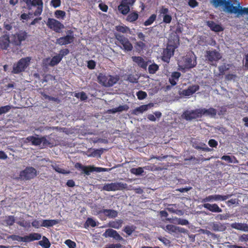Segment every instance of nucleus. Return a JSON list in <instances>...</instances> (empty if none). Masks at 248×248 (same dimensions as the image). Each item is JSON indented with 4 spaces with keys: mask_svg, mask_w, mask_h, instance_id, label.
<instances>
[{
    "mask_svg": "<svg viewBox=\"0 0 248 248\" xmlns=\"http://www.w3.org/2000/svg\"><path fill=\"white\" fill-rule=\"evenodd\" d=\"M26 4V8L29 11L30 16H39L42 13L43 2L42 0H22Z\"/></svg>",
    "mask_w": 248,
    "mask_h": 248,
    "instance_id": "nucleus-1",
    "label": "nucleus"
},
{
    "mask_svg": "<svg viewBox=\"0 0 248 248\" xmlns=\"http://www.w3.org/2000/svg\"><path fill=\"white\" fill-rule=\"evenodd\" d=\"M114 36L117 40L115 44L120 46L121 49L126 52L132 50L133 48V45L127 37L116 32L114 33Z\"/></svg>",
    "mask_w": 248,
    "mask_h": 248,
    "instance_id": "nucleus-2",
    "label": "nucleus"
},
{
    "mask_svg": "<svg viewBox=\"0 0 248 248\" xmlns=\"http://www.w3.org/2000/svg\"><path fill=\"white\" fill-rule=\"evenodd\" d=\"M119 79V78L117 76H113L100 73L98 76L99 83L106 87H112L118 81Z\"/></svg>",
    "mask_w": 248,
    "mask_h": 248,
    "instance_id": "nucleus-3",
    "label": "nucleus"
},
{
    "mask_svg": "<svg viewBox=\"0 0 248 248\" xmlns=\"http://www.w3.org/2000/svg\"><path fill=\"white\" fill-rule=\"evenodd\" d=\"M42 237L40 233L33 232L30 233L28 235L23 237L18 235L13 234L8 236V239H11L13 241H16L18 242H30L34 240H39Z\"/></svg>",
    "mask_w": 248,
    "mask_h": 248,
    "instance_id": "nucleus-4",
    "label": "nucleus"
},
{
    "mask_svg": "<svg viewBox=\"0 0 248 248\" xmlns=\"http://www.w3.org/2000/svg\"><path fill=\"white\" fill-rule=\"evenodd\" d=\"M179 44V37L177 36V43L174 44H168L165 49H164L161 59L163 61L169 63L170 57L173 55L175 49L178 47Z\"/></svg>",
    "mask_w": 248,
    "mask_h": 248,
    "instance_id": "nucleus-5",
    "label": "nucleus"
},
{
    "mask_svg": "<svg viewBox=\"0 0 248 248\" xmlns=\"http://www.w3.org/2000/svg\"><path fill=\"white\" fill-rule=\"evenodd\" d=\"M31 60V58L29 57L22 58L20 59L16 63H14L12 73L17 74L24 72L30 65Z\"/></svg>",
    "mask_w": 248,
    "mask_h": 248,
    "instance_id": "nucleus-6",
    "label": "nucleus"
},
{
    "mask_svg": "<svg viewBox=\"0 0 248 248\" xmlns=\"http://www.w3.org/2000/svg\"><path fill=\"white\" fill-rule=\"evenodd\" d=\"M75 168L78 170H81L83 172L89 175L91 172L93 171L96 172H105L108 170V169L101 167H96L93 166H84L80 163H77L75 166Z\"/></svg>",
    "mask_w": 248,
    "mask_h": 248,
    "instance_id": "nucleus-7",
    "label": "nucleus"
},
{
    "mask_svg": "<svg viewBox=\"0 0 248 248\" xmlns=\"http://www.w3.org/2000/svg\"><path fill=\"white\" fill-rule=\"evenodd\" d=\"M197 57L193 52L190 51L184 58V69H190L197 65Z\"/></svg>",
    "mask_w": 248,
    "mask_h": 248,
    "instance_id": "nucleus-8",
    "label": "nucleus"
},
{
    "mask_svg": "<svg viewBox=\"0 0 248 248\" xmlns=\"http://www.w3.org/2000/svg\"><path fill=\"white\" fill-rule=\"evenodd\" d=\"M127 184L122 182H115L105 184L102 189L107 191L123 190L127 189Z\"/></svg>",
    "mask_w": 248,
    "mask_h": 248,
    "instance_id": "nucleus-9",
    "label": "nucleus"
},
{
    "mask_svg": "<svg viewBox=\"0 0 248 248\" xmlns=\"http://www.w3.org/2000/svg\"><path fill=\"white\" fill-rule=\"evenodd\" d=\"M237 0H214V7H223V11L228 14Z\"/></svg>",
    "mask_w": 248,
    "mask_h": 248,
    "instance_id": "nucleus-10",
    "label": "nucleus"
},
{
    "mask_svg": "<svg viewBox=\"0 0 248 248\" xmlns=\"http://www.w3.org/2000/svg\"><path fill=\"white\" fill-rule=\"evenodd\" d=\"M46 26L48 28L57 33H61L62 30L64 28L62 23L58 20L48 18L46 22Z\"/></svg>",
    "mask_w": 248,
    "mask_h": 248,
    "instance_id": "nucleus-11",
    "label": "nucleus"
},
{
    "mask_svg": "<svg viewBox=\"0 0 248 248\" xmlns=\"http://www.w3.org/2000/svg\"><path fill=\"white\" fill-rule=\"evenodd\" d=\"M205 58L207 61L213 64L214 62H217L222 58L221 54L216 49L206 50Z\"/></svg>",
    "mask_w": 248,
    "mask_h": 248,
    "instance_id": "nucleus-12",
    "label": "nucleus"
},
{
    "mask_svg": "<svg viewBox=\"0 0 248 248\" xmlns=\"http://www.w3.org/2000/svg\"><path fill=\"white\" fill-rule=\"evenodd\" d=\"M37 175L36 170L32 167H27L23 170L20 171V177L25 180L34 178Z\"/></svg>",
    "mask_w": 248,
    "mask_h": 248,
    "instance_id": "nucleus-13",
    "label": "nucleus"
},
{
    "mask_svg": "<svg viewBox=\"0 0 248 248\" xmlns=\"http://www.w3.org/2000/svg\"><path fill=\"white\" fill-rule=\"evenodd\" d=\"M28 36V33L25 31H19L13 35L12 43L15 46H19L21 45L22 42L25 41Z\"/></svg>",
    "mask_w": 248,
    "mask_h": 248,
    "instance_id": "nucleus-14",
    "label": "nucleus"
},
{
    "mask_svg": "<svg viewBox=\"0 0 248 248\" xmlns=\"http://www.w3.org/2000/svg\"><path fill=\"white\" fill-rule=\"evenodd\" d=\"M182 117L186 121H191L193 119L201 118L200 108H197L192 110H186L183 113Z\"/></svg>",
    "mask_w": 248,
    "mask_h": 248,
    "instance_id": "nucleus-15",
    "label": "nucleus"
},
{
    "mask_svg": "<svg viewBox=\"0 0 248 248\" xmlns=\"http://www.w3.org/2000/svg\"><path fill=\"white\" fill-rule=\"evenodd\" d=\"M237 2V6L232 7L230 11L228 12V14H235L236 17H239L241 16L244 15H248V7H242L240 6V3L239 1Z\"/></svg>",
    "mask_w": 248,
    "mask_h": 248,
    "instance_id": "nucleus-16",
    "label": "nucleus"
},
{
    "mask_svg": "<svg viewBox=\"0 0 248 248\" xmlns=\"http://www.w3.org/2000/svg\"><path fill=\"white\" fill-rule=\"evenodd\" d=\"M74 36L73 31L69 30L67 34L56 39V44L60 46L67 45L73 42Z\"/></svg>",
    "mask_w": 248,
    "mask_h": 248,
    "instance_id": "nucleus-17",
    "label": "nucleus"
},
{
    "mask_svg": "<svg viewBox=\"0 0 248 248\" xmlns=\"http://www.w3.org/2000/svg\"><path fill=\"white\" fill-rule=\"evenodd\" d=\"M159 16L163 17V22L166 24H169L172 20L171 16L169 14V9L164 6H161L158 10Z\"/></svg>",
    "mask_w": 248,
    "mask_h": 248,
    "instance_id": "nucleus-18",
    "label": "nucleus"
},
{
    "mask_svg": "<svg viewBox=\"0 0 248 248\" xmlns=\"http://www.w3.org/2000/svg\"><path fill=\"white\" fill-rule=\"evenodd\" d=\"M232 196V194L227 195H213L206 197L202 200V202H212L213 201H225Z\"/></svg>",
    "mask_w": 248,
    "mask_h": 248,
    "instance_id": "nucleus-19",
    "label": "nucleus"
},
{
    "mask_svg": "<svg viewBox=\"0 0 248 248\" xmlns=\"http://www.w3.org/2000/svg\"><path fill=\"white\" fill-rule=\"evenodd\" d=\"M200 89L198 85H193L189 86L187 89H185L179 92V94L182 96H189L192 95Z\"/></svg>",
    "mask_w": 248,
    "mask_h": 248,
    "instance_id": "nucleus-20",
    "label": "nucleus"
},
{
    "mask_svg": "<svg viewBox=\"0 0 248 248\" xmlns=\"http://www.w3.org/2000/svg\"><path fill=\"white\" fill-rule=\"evenodd\" d=\"M192 146L198 150H202L205 152H211L212 149L207 147L206 144L201 142L199 140L193 139L191 140Z\"/></svg>",
    "mask_w": 248,
    "mask_h": 248,
    "instance_id": "nucleus-21",
    "label": "nucleus"
},
{
    "mask_svg": "<svg viewBox=\"0 0 248 248\" xmlns=\"http://www.w3.org/2000/svg\"><path fill=\"white\" fill-rule=\"evenodd\" d=\"M103 236L105 237H112L117 241H122L123 238L115 230L112 229H107L103 233Z\"/></svg>",
    "mask_w": 248,
    "mask_h": 248,
    "instance_id": "nucleus-22",
    "label": "nucleus"
},
{
    "mask_svg": "<svg viewBox=\"0 0 248 248\" xmlns=\"http://www.w3.org/2000/svg\"><path fill=\"white\" fill-rule=\"evenodd\" d=\"M41 140L42 148L47 147L51 148L55 145L53 141L54 140L49 136H42L41 137Z\"/></svg>",
    "mask_w": 248,
    "mask_h": 248,
    "instance_id": "nucleus-23",
    "label": "nucleus"
},
{
    "mask_svg": "<svg viewBox=\"0 0 248 248\" xmlns=\"http://www.w3.org/2000/svg\"><path fill=\"white\" fill-rule=\"evenodd\" d=\"M209 229L215 232H223L226 229L225 224L219 222H211L209 224Z\"/></svg>",
    "mask_w": 248,
    "mask_h": 248,
    "instance_id": "nucleus-24",
    "label": "nucleus"
},
{
    "mask_svg": "<svg viewBox=\"0 0 248 248\" xmlns=\"http://www.w3.org/2000/svg\"><path fill=\"white\" fill-rule=\"evenodd\" d=\"M31 142V145L34 146H39L41 145V137H38V135H36V136H30L27 137L25 140L24 142L26 143H28L29 142Z\"/></svg>",
    "mask_w": 248,
    "mask_h": 248,
    "instance_id": "nucleus-25",
    "label": "nucleus"
},
{
    "mask_svg": "<svg viewBox=\"0 0 248 248\" xmlns=\"http://www.w3.org/2000/svg\"><path fill=\"white\" fill-rule=\"evenodd\" d=\"M154 106L153 103H149L147 105H142L133 109L132 113L134 115H138L139 113H142L144 111L147 110L149 108Z\"/></svg>",
    "mask_w": 248,
    "mask_h": 248,
    "instance_id": "nucleus-26",
    "label": "nucleus"
},
{
    "mask_svg": "<svg viewBox=\"0 0 248 248\" xmlns=\"http://www.w3.org/2000/svg\"><path fill=\"white\" fill-rule=\"evenodd\" d=\"M200 110L202 117V115H205L214 117L217 114V110L213 108H210L208 109L201 108H200Z\"/></svg>",
    "mask_w": 248,
    "mask_h": 248,
    "instance_id": "nucleus-27",
    "label": "nucleus"
},
{
    "mask_svg": "<svg viewBox=\"0 0 248 248\" xmlns=\"http://www.w3.org/2000/svg\"><path fill=\"white\" fill-rule=\"evenodd\" d=\"M132 59L138 65L143 68L146 69L147 66V62L144 61L143 58L140 56H133Z\"/></svg>",
    "mask_w": 248,
    "mask_h": 248,
    "instance_id": "nucleus-28",
    "label": "nucleus"
},
{
    "mask_svg": "<svg viewBox=\"0 0 248 248\" xmlns=\"http://www.w3.org/2000/svg\"><path fill=\"white\" fill-rule=\"evenodd\" d=\"M98 214H103L108 217H117L118 215L117 211L112 209H102L97 212Z\"/></svg>",
    "mask_w": 248,
    "mask_h": 248,
    "instance_id": "nucleus-29",
    "label": "nucleus"
},
{
    "mask_svg": "<svg viewBox=\"0 0 248 248\" xmlns=\"http://www.w3.org/2000/svg\"><path fill=\"white\" fill-rule=\"evenodd\" d=\"M231 227L238 230L248 232V225L246 223L235 222L231 224Z\"/></svg>",
    "mask_w": 248,
    "mask_h": 248,
    "instance_id": "nucleus-30",
    "label": "nucleus"
},
{
    "mask_svg": "<svg viewBox=\"0 0 248 248\" xmlns=\"http://www.w3.org/2000/svg\"><path fill=\"white\" fill-rule=\"evenodd\" d=\"M203 206L204 208L213 212L219 213L222 211L221 208H220L217 204H211L210 203H205Z\"/></svg>",
    "mask_w": 248,
    "mask_h": 248,
    "instance_id": "nucleus-31",
    "label": "nucleus"
},
{
    "mask_svg": "<svg viewBox=\"0 0 248 248\" xmlns=\"http://www.w3.org/2000/svg\"><path fill=\"white\" fill-rule=\"evenodd\" d=\"M207 25L210 28L212 31L215 32H219L223 30V28L220 25L216 24L213 21H208Z\"/></svg>",
    "mask_w": 248,
    "mask_h": 248,
    "instance_id": "nucleus-32",
    "label": "nucleus"
},
{
    "mask_svg": "<svg viewBox=\"0 0 248 248\" xmlns=\"http://www.w3.org/2000/svg\"><path fill=\"white\" fill-rule=\"evenodd\" d=\"M59 221L57 219H45L42 221V227H50L58 223Z\"/></svg>",
    "mask_w": 248,
    "mask_h": 248,
    "instance_id": "nucleus-33",
    "label": "nucleus"
},
{
    "mask_svg": "<svg viewBox=\"0 0 248 248\" xmlns=\"http://www.w3.org/2000/svg\"><path fill=\"white\" fill-rule=\"evenodd\" d=\"M118 11L123 15H127L130 11V9L129 7L121 1L120 5L118 7Z\"/></svg>",
    "mask_w": 248,
    "mask_h": 248,
    "instance_id": "nucleus-34",
    "label": "nucleus"
},
{
    "mask_svg": "<svg viewBox=\"0 0 248 248\" xmlns=\"http://www.w3.org/2000/svg\"><path fill=\"white\" fill-rule=\"evenodd\" d=\"M3 41L0 43L1 47L3 49H6L9 46L10 38L9 35L5 34L2 36Z\"/></svg>",
    "mask_w": 248,
    "mask_h": 248,
    "instance_id": "nucleus-35",
    "label": "nucleus"
},
{
    "mask_svg": "<svg viewBox=\"0 0 248 248\" xmlns=\"http://www.w3.org/2000/svg\"><path fill=\"white\" fill-rule=\"evenodd\" d=\"M123 222L124 221L121 219L112 220L109 222L108 226L110 227L118 229L122 226Z\"/></svg>",
    "mask_w": 248,
    "mask_h": 248,
    "instance_id": "nucleus-36",
    "label": "nucleus"
},
{
    "mask_svg": "<svg viewBox=\"0 0 248 248\" xmlns=\"http://www.w3.org/2000/svg\"><path fill=\"white\" fill-rule=\"evenodd\" d=\"M139 17V14L137 12H133L130 13L126 17V20L130 22L136 21Z\"/></svg>",
    "mask_w": 248,
    "mask_h": 248,
    "instance_id": "nucleus-37",
    "label": "nucleus"
},
{
    "mask_svg": "<svg viewBox=\"0 0 248 248\" xmlns=\"http://www.w3.org/2000/svg\"><path fill=\"white\" fill-rule=\"evenodd\" d=\"M39 245L43 248H49L51 244L48 238L44 236L42 237V240L39 241Z\"/></svg>",
    "mask_w": 248,
    "mask_h": 248,
    "instance_id": "nucleus-38",
    "label": "nucleus"
},
{
    "mask_svg": "<svg viewBox=\"0 0 248 248\" xmlns=\"http://www.w3.org/2000/svg\"><path fill=\"white\" fill-rule=\"evenodd\" d=\"M221 159L227 161L228 163H238V161L234 156H230L229 155H223L221 157Z\"/></svg>",
    "mask_w": 248,
    "mask_h": 248,
    "instance_id": "nucleus-39",
    "label": "nucleus"
},
{
    "mask_svg": "<svg viewBox=\"0 0 248 248\" xmlns=\"http://www.w3.org/2000/svg\"><path fill=\"white\" fill-rule=\"evenodd\" d=\"M62 60L61 58L58 55L54 56L50 60L49 65L51 66L56 65L61 61Z\"/></svg>",
    "mask_w": 248,
    "mask_h": 248,
    "instance_id": "nucleus-40",
    "label": "nucleus"
},
{
    "mask_svg": "<svg viewBox=\"0 0 248 248\" xmlns=\"http://www.w3.org/2000/svg\"><path fill=\"white\" fill-rule=\"evenodd\" d=\"M156 19V15L152 14L146 21L143 23V25L145 26H148L152 24Z\"/></svg>",
    "mask_w": 248,
    "mask_h": 248,
    "instance_id": "nucleus-41",
    "label": "nucleus"
},
{
    "mask_svg": "<svg viewBox=\"0 0 248 248\" xmlns=\"http://www.w3.org/2000/svg\"><path fill=\"white\" fill-rule=\"evenodd\" d=\"M97 225L96 222L92 218H88L87 220L84 224L85 228H87L90 226L94 227Z\"/></svg>",
    "mask_w": 248,
    "mask_h": 248,
    "instance_id": "nucleus-42",
    "label": "nucleus"
},
{
    "mask_svg": "<svg viewBox=\"0 0 248 248\" xmlns=\"http://www.w3.org/2000/svg\"><path fill=\"white\" fill-rule=\"evenodd\" d=\"M54 16L57 19H63L66 16V13L64 11L57 10L54 12Z\"/></svg>",
    "mask_w": 248,
    "mask_h": 248,
    "instance_id": "nucleus-43",
    "label": "nucleus"
},
{
    "mask_svg": "<svg viewBox=\"0 0 248 248\" xmlns=\"http://www.w3.org/2000/svg\"><path fill=\"white\" fill-rule=\"evenodd\" d=\"M136 227L134 225L126 226L123 231L128 235H130L135 231Z\"/></svg>",
    "mask_w": 248,
    "mask_h": 248,
    "instance_id": "nucleus-44",
    "label": "nucleus"
},
{
    "mask_svg": "<svg viewBox=\"0 0 248 248\" xmlns=\"http://www.w3.org/2000/svg\"><path fill=\"white\" fill-rule=\"evenodd\" d=\"M19 226L25 228V229H29L31 227V222L29 221H26L24 219L19 220L16 222Z\"/></svg>",
    "mask_w": 248,
    "mask_h": 248,
    "instance_id": "nucleus-45",
    "label": "nucleus"
},
{
    "mask_svg": "<svg viewBox=\"0 0 248 248\" xmlns=\"http://www.w3.org/2000/svg\"><path fill=\"white\" fill-rule=\"evenodd\" d=\"M159 69L158 65L156 63L150 65L148 67V72L151 74H154Z\"/></svg>",
    "mask_w": 248,
    "mask_h": 248,
    "instance_id": "nucleus-46",
    "label": "nucleus"
},
{
    "mask_svg": "<svg viewBox=\"0 0 248 248\" xmlns=\"http://www.w3.org/2000/svg\"><path fill=\"white\" fill-rule=\"evenodd\" d=\"M129 108V107L127 105H120L118 107L116 108H114L112 109V111L113 113H116L117 112H121L124 110H127Z\"/></svg>",
    "mask_w": 248,
    "mask_h": 248,
    "instance_id": "nucleus-47",
    "label": "nucleus"
},
{
    "mask_svg": "<svg viewBox=\"0 0 248 248\" xmlns=\"http://www.w3.org/2000/svg\"><path fill=\"white\" fill-rule=\"evenodd\" d=\"M117 31L124 33H127L129 31V28L126 26H116Z\"/></svg>",
    "mask_w": 248,
    "mask_h": 248,
    "instance_id": "nucleus-48",
    "label": "nucleus"
},
{
    "mask_svg": "<svg viewBox=\"0 0 248 248\" xmlns=\"http://www.w3.org/2000/svg\"><path fill=\"white\" fill-rule=\"evenodd\" d=\"M146 46L145 44L143 41L137 42L135 44V48L138 51L142 50Z\"/></svg>",
    "mask_w": 248,
    "mask_h": 248,
    "instance_id": "nucleus-49",
    "label": "nucleus"
},
{
    "mask_svg": "<svg viewBox=\"0 0 248 248\" xmlns=\"http://www.w3.org/2000/svg\"><path fill=\"white\" fill-rule=\"evenodd\" d=\"M164 229L168 231L169 232H175L176 233V229L177 226H175L173 225L169 224L165 226V227H163Z\"/></svg>",
    "mask_w": 248,
    "mask_h": 248,
    "instance_id": "nucleus-50",
    "label": "nucleus"
},
{
    "mask_svg": "<svg viewBox=\"0 0 248 248\" xmlns=\"http://www.w3.org/2000/svg\"><path fill=\"white\" fill-rule=\"evenodd\" d=\"M130 171L132 173L136 175H141L143 172V170L141 167L138 168H132L131 169Z\"/></svg>",
    "mask_w": 248,
    "mask_h": 248,
    "instance_id": "nucleus-51",
    "label": "nucleus"
},
{
    "mask_svg": "<svg viewBox=\"0 0 248 248\" xmlns=\"http://www.w3.org/2000/svg\"><path fill=\"white\" fill-rule=\"evenodd\" d=\"M11 108L12 106L10 105H6L0 107V115L8 112L10 111Z\"/></svg>",
    "mask_w": 248,
    "mask_h": 248,
    "instance_id": "nucleus-52",
    "label": "nucleus"
},
{
    "mask_svg": "<svg viewBox=\"0 0 248 248\" xmlns=\"http://www.w3.org/2000/svg\"><path fill=\"white\" fill-rule=\"evenodd\" d=\"M136 95L139 100H143L145 99L147 96L146 93L142 91H138Z\"/></svg>",
    "mask_w": 248,
    "mask_h": 248,
    "instance_id": "nucleus-53",
    "label": "nucleus"
},
{
    "mask_svg": "<svg viewBox=\"0 0 248 248\" xmlns=\"http://www.w3.org/2000/svg\"><path fill=\"white\" fill-rule=\"evenodd\" d=\"M53 169L57 172L62 173V174H65L66 173V171L64 169H62L59 167L58 165H55L52 166Z\"/></svg>",
    "mask_w": 248,
    "mask_h": 248,
    "instance_id": "nucleus-54",
    "label": "nucleus"
},
{
    "mask_svg": "<svg viewBox=\"0 0 248 248\" xmlns=\"http://www.w3.org/2000/svg\"><path fill=\"white\" fill-rule=\"evenodd\" d=\"M64 243L69 247V248H76V243L70 239L66 240Z\"/></svg>",
    "mask_w": 248,
    "mask_h": 248,
    "instance_id": "nucleus-55",
    "label": "nucleus"
},
{
    "mask_svg": "<svg viewBox=\"0 0 248 248\" xmlns=\"http://www.w3.org/2000/svg\"><path fill=\"white\" fill-rule=\"evenodd\" d=\"M69 53V50L68 48H64L61 49L60 51V53L58 55L62 59L63 57L68 55Z\"/></svg>",
    "mask_w": 248,
    "mask_h": 248,
    "instance_id": "nucleus-56",
    "label": "nucleus"
},
{
    "mask_svg": "<svg viewBox=\"0 0 248 248\" xmlns=\"http://www.w3.org/2000/svg\"><path fill=\"white\" fill-rule=\"evenodd\" d=\"M78 98H79L81 100L84 101L88 98V97L86 94L83 92H80V93H77L76 95Z\"/></svg>",
    "mask_w": 248,
    "mask_h": 248,
    "instance_id": "nucleus-57",
    "label": "nucleus"
},
{
    "mask_svg": "<svg viewBox=\"0 0 248 248\" xmlns=\"http://www.w3.org/2000/svg\"><path fill=\"white\" fill-rule=\"evenodd\" d=\"M121 1L126 5L128 6L130 9V7L134 5L136 0H122Z\"/></svg>",
    "mask_w": 248,
    "mask_h": 248,
    "instance_id": "nucleus-58",
    "label": "nucleus"
},
{
    "mask_svg": "<svg viewBox=\"0 0 248 248\" xmlns=\"http://www.w3.org/2000/svg\"><path fill=\"white\" fill-rule=\"evenodd\" d=\"M51 5L54 8H57L61 6V0H51Z\"/></svg>",
    "mask_w": 248,
    "mask_h": 248,
    "instance_id": "nucleus-59",
    "label": "nucleus"
},
{
    "mask_svg": "<svg viewBox=\"0 0 248 248\" xmlns=\"http://www.w3.org/2000/svg\"><path fill=\"white\" fill-rule=\"evenodd\" d=\"M239 240L241 242H245L247 245L248 246V234H243L240 235Z\"/></svg>",
    "mask_w": 248,
    "mask_h": 248,
    "instance_id": "nucleus-60",
    "label": "nucleus"
},
{
    "mask_svg": "<svg viewBox=\"0 0 248 248\" xmlns=\"http://www.w3.org/2000/svg\"><path fill=\"white\" fill-rule=\"evenodd\" d=\"M208 143L210 147L213 148H217L218 145L217 141L214 139H210Z\"/></svg>",
    "mask_w": 248,
    "mask_h": 248,
    "instance_id": "nucleus-61",
    "label": "nucleus"
},
{
    "mask_svg": "<svg viewBox=\"0 0 248 248\" xmlns=\"http://www.w3.org/2000/svg\"><path fill=\"white\" fill-rule=\"evenodd\" d=\"M32 226L35 228H39L40 227H42V221H39L36 219H34L31 222Z\"/></svg>",
    "mask_w": 248,
    "mask_h": 248,
    "instance_id": "nucleus-62",
    "label": "nucleus"
},
{
    "mask_svg": "<svg viewBox=\"0 0 248 248\" xmlns=\"http://www.w3.org/2000/svg\"><path fill=\"white\" fill-rule=\"evenodd\" d=\"M219 71V75L220 76L223 75L225 74V71L228 69L227 68L225 65L219 66L218 67Z\"/></svg>",
    "mask_w": 248,
    "mask_h": 248,
    "instance_id": "nucleus-63",
    "label": "nucleus"
},
{
    "mask_svg": "<svg viewBox=\"0 0 248 248\" xmlns=\"http://www.w3.org/2000/svg\"><path fill=\"white\" fill-rule=\"evenodd\" d=\"M188 5L190 7L194 8L198 6L199 3L196 0H189Z\"/></svg>",
    "mask_w": 248,
    "mask_h": 248,
    "instance_id": "nucleus-64",
    "label": "nucleus"
}]
</instances>
